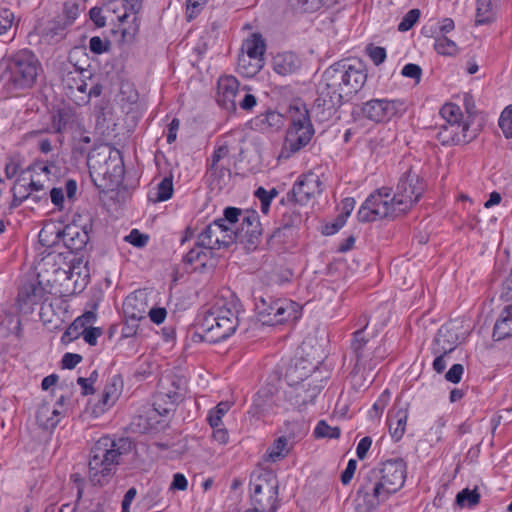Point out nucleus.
<instances>
[{
    "label": "nucleus",
    "instance_id": "f257e3e1",
    "mask_svg": "<svg viewBox=\"0 0 512 512\" xmlns=\"http://www.w3.org/2000/svg\"><path fill=\"white\" fill-rule=\"evenodd\" d=\"M366 80L365 65L358 59H344L329 66L322 75L319 96L312 110L317 120H329L345 101L363 88Z\"/></svg>",
    "mask_w": 512,
    "mask_h": 512
},
{
    "label": "nucleus",
    "instance_id": "f03ea898",
    "mask_svg": "<svg viewBox=\"0 0 512 512\" xmlns=\"http://www.w3.org/2000/svg\"><path fill=\"white\" fill-rule=\"evenodd\" d=\"M405 480L406 463L403 459L386 460L363 476L357 496L362 497L366 512H373L390 495L400 490Z\"/></svg>",
    "mask_w": 512,
    "mask_h": 512
},
{
    "label": "nucleus",
    "instance_id": "7ed1b4c3",
    "mask_svg": "<svg viewBox=\"0 0 512 512\" xmlns=\"http://www.w3.org/2000/svg\"><path fill=\"white\" fill-rule=\"evenodd\" d=\"M134 445L130 438L101 437L90 451L89 480L93 485L104 486L116 473L120 458L129 454Z\"/></svg>",
    "mask_w": 512,
    "mask_h": 512
},
{
    "label": "nucleus",
    "instance_id": "20e7f679",
    "mask_svg": "<svg viewBox=\"0 0 512 512\" xmlns=\"http://www.w3.org/2000/svg\"><path fill=\"white\" fill-rule=\"evenodd\" d=\"M240 311L241 304L234 295L216 299L199 321L204 339L216 343L233 335L239 326Z\"/></svg>",
    "mask_w": 512,
    "mask_h": 512
},
{
    "label": "nucleus",
    "instance_id": "39448f33",
    "mask_svg": "<svg viewBox=\"0 0 512 512\" xmlns=\"http://www.w3.org/2000/svg\"><path fill=\"white\" fill-rule=\"evenodd\" d=\"M290 126L280 156L290 157L307 146L315 131L310 120L309 111L304 103L296 102L289 107Z\"/></svg>",
    "mask_w": 512,
    "mask_h": 512
},
{
    "label": "nucleus",
    "instance_id": "423d86ee",
    "mask_svg": "<svg viewBox=\"0 0 512 512\" xmlns=\"http://www.w3.org/2000/svg\"><path fill=\"white\" fill-rule=\"evenodd\" d=\"M7 70L14 89H28L36 84L42 66L34 52L21 49L8 57Z\"/></svg>",
    "mask_w": 512,
    "mask_h": 512
},
{
    "label": "nucleus",
    "instance_id": "0eeeda50",
    "mask_svg": "<svg viewBox=\"0 0 512 512\" xmlns=\"http://www.w3.org/2000/svg\"><path fill=\"white\" fill-rule=\"evenodd\" d=\"M396 194H391V189L382 187L372 193L362 204L358 211L360 222H371L383 218H394L406 213V210L398 208Z\"/></svg>",
    "mask_w": 512,
    "mask_h": 512
},
{
    "label": "nucleus",
    "instance_id": "6e6552de",
    "mask_svg": "<svg viewBox=\"0 0 512 512\" xmlns=\"http://www.w3.org/2000/svg\"><path fill=\"white\" fill-rule=\"evenodd\" d=\"M252 505L259 511L276 512L278 508L279 481L276 474L262 469L250 480Z\"/></svg>",
    "mask_w": 512,
    "mask_h": 512
},
{
    "label": "nucleus",
    "instance_id": "1a4fd4ad",
    "mask_svg": "<svg viewBox=\"0 0 512 512\" xmlns=\"http://www.w3.org/2000/svg\"><path fill=\"white\" fill-rule=\"evenodd\" d=\"M259 321L263 325L274 326L289 321H296L300 317V306L288 299H276L268 302L261 298L256 305Z\"/></svg>",
    "mask_w": 512,
    "mask_h": 512
},
{
    "label": "nucleus",
    "instance_id": "9d476101",
    "mask_svg": "<svg viewBox=\"0 0 512 512\" xmlns=\"http://www.w3.org/2000/svg\"><path fill=\"white\" fill-rule=\"evenodd\" d=\"M426 189L424 179L413 168L404 171L396 186L398 208L409 211L421 198Z\"/></svg>",
    "mask_w": 512,
    "mask_h": 512
},
{
    "label": "nucleus",
    "instance_id": "9b49d317",
    "mask_svg": "<svg viewBox=\"0 0 512 512\" xmlns=\"http://www.w3.org/2000/svg\"><path fill=\"white\" fill-rule=\"evenodd\" d=\"M356 340L353 345V354L355 356V365L350 373L351 384L354 389L361 390L368 387L375 379L376 373L373 370L374 362L368 361L364 352L366 343Z\"/></svg>",
    "mask_w": 512,
    "mask_h": 512
},
{
    "label": "nucleus",
    "instance_id": "f8f14e48",
    "mask_svg": "<svg viewBox=\"0 0 512 512\" xmlns=\"http://www.w3.org/2000/svg\"><path fill=\"white\" fill-rule=\"evenodd\" d=\"M233 243H235V235L232 236L231 227L217 220L208 224L197 239V245L209 251L229 247Z\"/></svg>",
    "mask_w": 512,
    "mask_h": 512
},
{
    "label": "nucleus",
    "instance_id": "ddd939ff",
    "mask_svg": "<svg viewBox=\"0 0 512 512\" xmlns=\"http://www.w3.org/2000/svg\"><path fill=\"white\" fill-rule=\"evenodd\" d=\"M242 218L240 227L233 229L231 227L232 236L235 235V242L245 245L248 250L255 249L260 242L262 234L259 216L255 211L246 210V214Z\"/></svg>",
    "mask_w": 512,
    "mask_h": 512
},
{
    "label": "nucleus",
    "instance_id": "4468645a",
    "mask_svg": "<svg viewBox=\"0 0 512 512\" xmlns=\"http://www.w3.org/2000/svg\"><path fill=\"white\" fill-rule=\"evenodd\" d=\"M362 114L374 122H383L404 111V103L400 100L372 99L361 108Z\"/></svg>",
    "mask_w": 512,
    "mask_h": 512
},
{
    "label": "nucleus",
    "instance_id": "2eb2a0df",
    "mask_svg": "<svg viewBox=\"0 0 512 512\" xmlns=\"http://www.w3.org/2000/svg\"><path fill=\"white\" fill-rule=\"evenodd\" d=\"M322 186L320 177L313 172H309L294 184L291 195L296 203L306 205L311 199L321 194Z\"/></svg>",
    "mask_w": 512,
    "mask_h": 512
},
{
    "label": "nucleus",
    "instance_id": "dca6fc26",
    "mask_svg": "<svg viewBox=\"0 0 512 512\" xmlns=\"http://www.w3.org/2000/svg\"><path fill=\"white\" fill-rule=\"evenodd\" d=\"M477 135V130L469 131V124H441L436 138L445 146L470 142Z\"/></svg>",
    "mask_w": 512,
    "mask_h": 512
},
{
    "label": "nucleus",
    "instance_id": "f3484780",
    "mask_svg": "<svg viewBox=\"0 0 512 512\" xmlns=\"http://www.w3.org/2000/svg\"><path fill=\"white\" fill-rule=\"evenodd\" d=\"M48 299V291L42 283L36 279L24 283L18 293V304L21 309L32 311L35 305Z\"/></svg>",
    "mask_w": 512,
    "mask_h": 512
},
{
    "label": "nucleus",
    "instance_id": "a211bd4d",
    "mask_svg": "<svg viewBox=\"0 0 512 512\" xmlns=\"http://www.w3.org/2000/svg\"><path fill=\"white\" fill-rule=\"evenodd\" d=\"M322 381L309 380L292 387L289 392L290 400L298 409H303L313 404L316 397L323 389Z\"/></svg>",
    "mask_w": 512,
    "mask_h": 512
},
{
    "label": "nucleus",
    "instance_id": "6ab92c4d",
    "mask_svg": "<svg viewBox=\"0 0 512 512\" xmlns=\"http://www.w3.org/2000/svg\"><path fill=\"white\" fill-rule=\"evenodd\" d=\"M238 87L239 82L235 77H220L218 80V104L228 111H235Z\"/></svg>",
    "mask_w": 512,
    "mask_h": 512
},
{
    "label": "nucleus",
    "instance_id": "aec40b11",
    "mask_svg": "<svg viewBox=\"0 0 512 512\" xmlns=\"http://www.w3.org/2000/svg\"><path fill=\"white\" fill-rule=\"evenodd\" d=\"M57 234L61 235V241L73 252L82 250L89 241V234L86 228L75 224L65 226Z\"/></svg>",
    "mask_w": 512,
    "mask_h": 512
},
{
    "label": "nucleus",
    "instance_id": "412c9836",
    "mask_svg": "<svg viewBox=\"0 0 512 512\" xmlns=\"http://www.w3.org/2000/svg\"><path fill=\"white\" fill-rule=\"evenodd\" d=\"M362 338V342L366 343V351L364 354L366 355V359L371 362H374L373 370L377 367V365L383 361L387 355L388 351L385 345L378 343L375 339H369L365 336L364 328L359 329L353 333V340L351 342V349L353 350V345L356 340H360Z\"/></svg>",
    "mask_w": 512,
    "mask_h": 512
},
{
    "label": "nucleus",
    "instance_id": "4be33fe9",
    "mask_svg": "<svg viewBox=\"0 0 512 512\" xmlns=\"http://www.w3.org/2000/svg\"><path fill=\"white\" fill-rule=\"evenodd\" d=\"M459 344V336L451 325H443L438 330L433 343V353H451Z\"/></svg>",
    "mask_w": 512,
    "mask_h": 512
},
{
    "label": "nucleus",
    "instance_id": "5701e85b",
    "mask_svg": "<svg viewBox=\"0 0 512 512\" xmlns=\"http://www.w3.org/2000/svg\"><path fill=\"white\" fill-rule=\"evenodd\" d=\"M186 391V381L177 375L165 376L160 381V394L169 399L171 403H175L182 399Z\"/></svg>",
    "mask_w": 512,
    "mask_h": 512
},
{
    "label": "nucleus",
    "instance_id": "b1692460",
    "mask_svg": "<svg viewBox=\"0 0 512 512\" xmlns=\"http://www.w3.org/2000/svg\"><path fill=\"white\" fill-rule=\"evenodd\" d=\"M79 127L76 114L70 108H61L51 116V128L54 133L63 134Z\"/></svg>",
    "mask_w": 512,
    "mask_h": 512
},
{
    "label": "nucleus",
    "instance_id": "393cba45",
    "mask_svg": "<svg viewBox=\"0 0 512 512\" xmlns=\"http://www.w3.org/2000/svg\"><path fill=\"white\" fill-rule=\"evenodd\" d=\"M111 160L110 153L106 149L102 151L93 150L87 155V165L91 176L107 177L112 173L109 169V161Z\"/></svg>",
    "mask_w": 512,
    "mask_h": 512
},
{
    "label": "nucleus",
    "instance_id": "a878e982",
    "mask_svg": "<svg viewBox=\"0 0 512 512\" xmlns=\"http://www.w3.org/2000/svg\"><path fill=\"white\" fill-rule=\"evenodd\" d=\"M300 67L301 60L293 52L278 53L273 58V70L281 76L294 74Z\"/></svg>",
    "mask_w": 512,
    "mask_h": 512
},
{
    "label": "nucleus",
    "instance_id": "bb28decb",
    "mask_svg": "<svg viewBox=\"0 0 512 512\" xmlns=\"http://www.w3.org/2000/svg\"><path fill=\"white\" fill-rule=\"evenodd\" d=\"M273 404L274 401L272 389L269 387H263L255 394L253 403L248 413L255 418H260L272 409Z\"/></svg>",
    "mask_w": 512,
    "mask_h": 512
},
{
    "label": "nucleus",
    "instance_id": "cd10ccee",
    "mask_svg": "<svg viewBox=\"0 0 512 512\" xmlns=\"http://www.w3.org/2000/svg\"><path fill=\"white\" fill-rule=\"evenodd\" d=\"M120 383V379L115 376L105 385L101 398L98 403L95 404V410L97 412L103 413L115 404L120 395Z\"/></svg>",
    "mask_w": 512,
    "mask_h": 512
},
{
    "label": "nucleus",
    "instance_id": "c85d7f7f",
    "mask_svg": "<svg viewBox=\"0 0 512 512\" xmlns=\"http://www.w3.org/2000/svg\"><path fill=\"white\" fill-rule=\"evenodd\" d=\"M512 336V304L506 306L493 328V338L496 341Z\"/></svg>",
    "mask_w": 512,
    "mask_h": 512
},
{
    "label": "nucleus",
    "instance_id": "c756f323",
    "mask_svg": "<svg viewBox=\"0 0 512 512\" xmlns=\"http://www.w3.org/2000/svg\"><path fill=\"white\" fill-rule=\"evenodd\" d=\"M408 418L407 407L398 408L394 413L388 415L389 431L392 438L398 441L402 438L405 432Z\"/></svg>",
    "mask_w": 512,
    "mask_h": 512
},
{
    "label": "nucleus",
    "instance_id": "7c9ffc66",
    "mask_svg": "<svg viewBox=\"0 0 512 512\" xmlns=\"http://www.w3.org/2000/svg\"><path fill=\"white\" fill-rule=\"evenodd\" d=\"M59 414V411L49 404H42L36 412L37 424L45 430H52L59 423Z\"/></svg>",
    "mask_w": 512,
    "mask_h": 512
},
{
    "label": "nucleus",
    "instance_id": "2f4dec72",
    "mask_svg": "<svg viewBox=\"0 0 512 512\" xmlns=\"http://www.w3.org/2000/svg\"><path fill=\"white\" fill-rule=\"evenodd\" d=\"M306 364V360L299 359L296 361L294 365H291L287 369L285 377L290 386L294 387L297 384H301L309 380H315L314 378L309 377L308 374L311 371V369H307Z\"/></svg>",
    "mask_w": 512,
    "mask_h": 512
},
{
    "label": "nucleus",
    "instance_id": "473e14b6",
    "mask_svg": "<svg viewBox=\"0 0 512 512\" xmlns=\"http://www.w3.org/2000/svg\"><path fill=\"white\" fill-rule=\"evenodd\" d=\"M146 304L136 296H128L123 303L125 317L132 322H138L145 318Z\"/></svg>",
    "mask_w": 512,
    "mask_h": 512
},
{
    "label": "nucleus",
    "instance_id": "72a5a7b5",
    "mask_svg": "<svg viewBox=\"0 0 512 512\" xmlns=\"http://www.w3.org/2000/svg\"><path fill=\"white\" fill-rule=\"evenodd\" d=\"M240 55L247 56L253 60L263 59L265 43L260 34H253L251 38L245 40L241 48Z\"/></svg>",
    "mask_w": 512,
    "mask_h": 512
},
{
    "label": "nucleus",
    "instance_id": "f704fd0d",
    "mask_svg": "<svg viewBox=\"0 0 512 512\" xmlns=\"http://www.w3.org/2000/svg\"><path fill=\"white\" fill-rule=\"evenodd\" d=\"M173 192L174 188L172 177H165L157 185L155 192L149 193V200L153 202L167 201L172 197Z\"/></svg>",
    "mask_w": 512,
    "mask_h": 512
},
{
    "label": "nucleus",
    "instance_id": "c9c22d12",
    "mask_svg": "<svg viewBox=\"0 0 512 512\" xmlns=\"http://www.w3.org/2000/svg\"><path fill=\"white\" fill-rule=\"evenodd\" d=\"M494 5L492 0H476V19L477 25L490 23L494 19Z\"/></svg>",
    "mask_w": 512,
    "mask_h": 512
},
{
    "label": "nucleus",
    "instance_id": "e433bc0d",
    "mask_svg": "<svg viewBox=\"0 0 512 512\" xmlns=\"http://www.w3.org/2000/svg\"><path fill=\"white\" fill-rule=\"evenodd\" d=\"M287 444L288 440L285 436L279 437L267 449L264 459L269 462H276L283 459L288 454V449L286 448Z\"/></svg>",
    "mask_w": 512,
    "mask_h": 512
},
{
    "label": "nucleus",
    "instance_id": "4c0bfd02",
    "mask_svg": "<svg viewBox=\"0 0 512 512\" xmlns=\"http://www.w3.org/2000/svg\"><path fill=\"white\" fill-rule=\"evenodd\" d=\"M83 72L84 70H75V72H68L64 77L63 80L66 83L71 95H73L75 91H78L82 94L86 93L87 83L82 76Z\"/></svg>",
    "mask_w": 512,
    "mask_h": 512
},
{
    "label": "nucleus",
    "instance_id": "58836bf2",
    "mask_svg": "<svg viewBox=\"0 0 512 512\" xmlns=\"http://www.w3.org/2000/svg\"><path fill=\"white\" fill-rule=\"evenodd\" d=\"M355 200L353 198H345L342 201V211L341 214L337 217L336 221L331 225V227L326 226V233L333 234L337 232L346 222L347 218L350 216L354 209Z\"/></svg>",
    "mask_w": 512,
    "mask_h": 512
},
{
    "label": "nucleus",
    "instance_id": "ea45409f",
    "mask_svg": "<svg viewBox=\"0 0 512 512\" xmlns=\"http://www.w3.org/2000/svg\"><path fill=\"white\" fill-rule=\"evenodd\" d=\"M263 66V59L253 60L250 57L239 55L238 57V69L247 77L254 76L260 71Z\"/></svg>",
    "mask_w": 512,
    "mask_h": 512
},
{
    "label": "nucleus",
    "instance_id": "a19ab883",
    "mask_svg": "<svg viewBox=\"0 0 512 512\" xmlns=\"http://www.w3.org/2000/svg\"><path fill=\"white\" fill-rule=\"evenodd\" d=\"M302 221V216L299 211L290 209L282 215L281 227L276 229L272 237H280L282 230L298 226Z\"/></svg>",
    "mask_w": 512,
    "mask_h": 512
},
{
    "label": "nucleus",
    "instance_id": "79ce46f5",
    "mask_svg": "<svg viewBox=\"0 0 512 512\" xmlns=\"http://www.w3.org/2000/svg\"><path fill=\"white\" fill-rule=\"evenodd\" d=\"M61 231L54 224L45 225L39 232L40 243L47 247L56 245L61 240V235L57 233Z\"/></svg>",
    "mask_w": 512,
    "mask_h": 512
},
{
    "label": "nucleus",
    "instance_id": "37998d69",
    "mask_svg": "<svg viewBox=\"0 0 512 512\" xmlns=\"http://www.w3.org/2000/svg\"><path fill=\"white\" fill-rule=\"evenodd\" d=\"M246 210L236 207H227L224 209L223 218L216 219L221 224H225L233 229H237V224L241 223L242 218L245 216Z\"/></svg>",
    "mask_w": 512,
    "mask_h": 512
},
{
    "label": "nucleus",
    "instance_id": "c03bdc74",
    "mask_svg": "<svg viewBox=\"0 0 512 512\" xmlns=\"http://www.w3.org/2000/svg\"><path fill=\"white\" fill-rule=\"evenodd\" d=\"M434 48L438 54L444 56H455L458 53L457 44L443 35L435 37Z\"/></svg>",
    "mask_w": 512,
    "mask_h": 512
},
{
    "label": "nucleus",
    "instance_id": "a18cd8bd",
    "mask_svg": "<svg viewBox=\"0 0 512 512\" xmlns=\"http://www.w3.org/2000/svg\"><path fill=\"white\" fill-rule=\"evenodd\" d=\"M480 502V493L478 492L477 487L473 490L469 488H465L460 491L456 496V503L460 507H474Z\"/></svg>",
    "mask_w": 512,
    "mask_h": 512
},
{
    "label": "nucleus",
    "instance_id": "49530a36",
    "mask_svg": "<svg viewBox=\"0 0 512 512\" xmlns=\"http://www.w3.org/2000/svg\"><path fill=\"white\" fill-rule=\"evenodd\" d=\"M441 117L444 120L443 124H462V112L459 106L455 104H445L440 110ZM465 122H463L464 124Z\"/></svg>",
    "mask_w": 512,
    "mask_h": 512
},
{
    "label": "nucleus",
    "instance_id": "de8ad7c7",
    "mask_svg": "<svg viewBox=\"0 0 512 512\" xmlns=\"http://www.w3.org/2000/svg\"><path fill=\"white\" fill-rule=\"evenodd\" d=\"M231 404L229 402H220L214 409L210 410L207 420L212 428L222 425L223 416L229 411Z\"/></svg>",
    "mask_w": 512,
    "mask_h": 512
},
{
    "label": "nucleus",
    "instance_id": "09e8293b",
    "mask_svg": "<svg viewBox=\"0 0 512 512\" xmlns=\"http://www.w3.org/2000/svg\"><path fill=\"white\" fill-rule=\"evenodd\" d=\"M290 6L302 13H311L322 7V0H288Z\"/></svg>",
    "mask_w": 512,
    "mask_h": 512
},
{
    "label": "nucleus",
    "instance_id": "8fccbe9b",
    "mask_svg": "<svg viewBox=\"0 0 512 512\" xmlns=\"http://www.w3.org/2000/svg\"><path fill=\"white\" fill-rule=\"evenodd\" d=\"M229 155V146L226 143L218 145L212 156H211V163L209 165V171L212 175L216 174L220 168H219V162L223 158L227 157Z\"/></svg>",
    "mask_w": 512,
    "mask_h": 512
},
{
    "label": "nucleus",
    "instance_id": "3c124183",
    "mask_svg": "<svg viewBox=\"0 0 512 512\" xmlns=\"http://www.w3.org/2000/svg\"><path fill=\"white\" fill-rule=\"evenodd\" d=\"M340 428L339 427H331L329 426L326 421L321 420L318 422L315 430L314 435L317 438H331L336 439L340 436Z\"/></svg>",
    "mask_w": 512,
    "mask_h": 512
},
{
    "label": "nucleus",
    "instance_id": "603ef678",
    "mask_svg": "<svg viewBox=\"0 0 512 512\" xmlns=\"http://www.w3.org/2000/svg\"><path fill=\"white\" fill-rule=\"evenodd\" d=\"M499 126L506 138H512V104L502 111Z\"/></svg>",
    "mask_w": 512,
    "mask_h": 512
},
{
    "label": "nucleus",
    "instance_id": "864d4df0",
    "mask_svg": "<svg viewBox=\"0 0 512 512\" xmlns=\"http://www.w3.org/2000/svg\"><path fill=\"white\" fill-rule=\"evenodd\" d=\"M420 10L419 9H411L409 10L404 17L402 18L401 22L398 24V30L401 32H405L410 30L418 21L420 17Z\"/></svg>",
    "mask_w": 512,
    "mask_h": 512
},
{
    "label": "nucleus",
    "instance_id": "5fc2aeb1",
    "mask_svg": "<svg viewBox=\"0 0 512 512\" xmlns=\"http://www.w3.org/2000/svg\"><path fill=\"white\" fill-rule=\"evenodd\" d=\"M205 247L196 246L184 256L183 261L188 264L201 263L204 265V259L207 258V253L203 250Z\"/></svg>",
    "mask_w": 512,
    "mask_h": 512
},
{
    "label": "nucleus",
    "instance_id": "6e6d98bb",
    "mask_svg": "<svg viewBox=\"0 0 512 512\" xmlns=\"http://www.w3.org/2000/svg\"><path fill=\"white\" fill-rule=\"evenodd\" d=\"M14 20L15 15L10 9L0 7V35L5 34L9 29H11L14 24Z\"/></svg>",
    "mask_w": 512,
    "mask_h": 512
},
{
    "label": "nucleus",
    "instance_id": "4d7b16f0",
    "mask_svg": "<svg viewBox=\"0 0 512 512\" xmlns=\"http://www.w3.org/2000/svg\"><path fill=\"white\" fill-rule=\"evenodd\" d=\"M23 180L22 178H18L12 188L13 199L10 203V209L20 206L29 196V193H20V188H25V184H22Z\"/></svg>",
    "mask_w": 512,
    "mask_h": 512
},
{
    "label": "nucleus",
    "instance_id": "13d9d810",
    "mask_svg": "<svg viewBox=\"0 0 512 512\" xmlns=\"http://www.w3.org/2000/svg\"><path fill=\"white\" fill-rule=\"evenodd\" d=\"M390 399V392L389 390H385L379 398L376 400V402L373 404L372 409L369 411L370 417H379L383 411L385 410L388 402Z\"/></svg>",
    "mask_w": 512,
    "mask_h": 512
},
{
    "label": "nucleus",
    "instance_id": "bf43d9fd",
    "mask_svg": "<svg viewBox=\"0 0 512 512\" xmlns=\"http://www.w3.org/2000/svg\"><path fill=\"white\" fill-rule=\"evenodd\" d=\"M79 14V5L74 1H66L64 3V17L65 26H69L74 23Z\"/></svg>",
    "mask_w": 512,
    "mask_h": 512
},
{
    "label": "nucleus",
    "instance_id": "052dcab7",
    "mask_svg": "<svg viewBox=\"0 0 512 512\" xmlns=\"http://www.w3.org/2000/svg\"><path fill=\"white\" fill-rule=\"evenodd\" d=\"M149 240V236L141 233L138 229H133L129 235L125 237V241L133 245L134 247L142 248Z\"/></svg>",
    "mask_w": 512,
    "mask_h": 512
},
{
    "label": "nucleus",
    "instance_id": "680f3d73",
    "mask_svg": "<svg viewBox=\"0 0 512 512\" xmlns=\"http://www.w3.org/2000/svg\"><path fill=\"white\" fill-rule=\"evenodd\" d=\"M367 52L372 62L377 66L382 64L386 59V50L383 47L369 45Z\"/></svg>",
    "mask_w": 512,
    "mask_h": 512
},
{
    "label": "nucleus",
    "instance_id": "e2e57ef3",
    "mask_svg": "<svg viewBox=\"0 0 512 512\" xmlns=\"http://www.w3.org/2000/svg\"><path fill=\"white\" fill-rule=\"evenodd\" d=\"M208 0H186L187 19L190 21L195 18Z\"/></svg>",
    "mask_w": 512,
    "mask_h": 512
},
{
    "label": "nucleus",
    "instance_id": "0e129e2a",
    "mask_svg": "<svg viewBox=\"0 0 512 512\" xmlns=\"http://www.w3.org/2000/svg\"><path fill=\"white\" fill-rule=\"evenodd\" d=\"M82 337L89 345L94 346L97 344V339L102 335V329L98 327H88L82 329Z\"/></svg>",
    "mask_w": 512,
    "mask_h": 512
},
{
    "label": "nucleus",
    "instance_id": "69168bd1",
    "mask_svg": "<svg viewBox=\"0 0 512 512\" xmlns=\"http://www.w3.org/2000/svg\"><path fill=\"white\" fill-rule=\"evenodd\" d=\"M109 41H103L100 37L94 36L89 41L90 51L95 54H102L109 49Z\"/></svg>",
    "mask_w": 512,
    "mask_h": 512
},
{
    "label": "nucleus",
    "instance_id": "338daca9",
    "mask_svg": "<svg viewBox=\"0 0 512 512\" xmlns=\"http://www.w3.org/2000/svg\"><path fill=\"white\" fill-rule=\"evenodd\" d=\"M401 74L404 77L415 79L416 82L418 83L421 79L422 69L417 64L409 63L403 67Z\"/></svg>",
    "mask_w": 512,
    "mask_h": 512
},
{
    "label": "nucleus",
    "instance_id": "774afa93",
    "mask_svg": "<svg viewBox=\"0 0 512 512\" xmlns=\"http://www.w3.org/2000/svg\"><path fill=\"white\" fill-rule=\"evenodd\" d=\"M464 372L462 364H454L445 374V379L451 383H459Z\"/></svg>",
    "mask_w": 512,
    "mask_h": 512
}]
</instances>
